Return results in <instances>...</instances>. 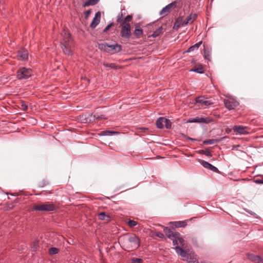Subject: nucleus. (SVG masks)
I'll return each instance as SVG.
<instances>
[{"instance_id": "f257e3e1", "label": "nucleus", "mask_w": 263, "mask_h": 263, "mask_svg": "<svg viewBox=\"0 0 263 263\" xmlns=\"http://www.w3.org/2000/svg\"><path fill=\"white\" fill-rule=\"evenodd\" d=\"M63 39L61 42V47L64 53L67 55H71L72 51L71 46L73 45V41L71 35L68 30L64 29L61 33Z\"/></svg>"}, {"instance_id": "f03ea898", "label": "nucleus", "mask_w": 263, "mask_h": 263, "mask_svg": "<svg viewBox=\"0 0 263 263\" xmlns=\"http://www.w3.org/2000/svg\"><path fill=\"white\" fill-rule=\"evenodd\" d=\"M123 245L128 251L137 249L140 246V240L138 237L134 234L125 235L123 237Z\"/></svg>"}, {"instance_id": "7ed1b4c3", "label": "nucleus", "mask_w": 263, "mask_h": 263, "mask_svg": "<svg viewBox=\"0 0 263 263\" xmlns=\"http://www.w3.org/2000/svg\"><path fill=\"white\" fill-rule=\"evenodd\" d=\"M176 253L180 255L182 257L186 258L185 260L188 263H198V260L196 257V255L194 253H187L183 249L179 246L174 248Z\"/></svg>"}, {"instance_id": "20e7f679", "label": "nucleus", "mask_w": 263, "mask_h": 263, "mask_svg": "<svg viewBox=\"0 0 263 263\" xmlns=\"http://www.w3.org/2000/svg\"><path fill=\"white\" fill-rule=\"evenodd\" d=\"M58 208V206L53 203L47 202L34 204L33 210L40 212H52L56 211Z\"/></svg>"}, {"instance_id": "39448f33", "label": "nucleus", "mask_w": 263, "mask_h": 263, "mask_svg": "<svg viewBox=\"0 0 263 263\" xmlns=\"http://www.w3.org/2000/svg\"><path fill=\"white\" fill-rule=\"evenodd\" d=\"M99 48L111 54L119 52L122 50L121 46L117 43L111 45H109L106 43L99 44Z\"/></svg>"}, {"instance_id": "423d86ee", "label": "nucleus", "mask_w": 263, "mask_h": 263, "mask_svg": "<svg viewBox=\"0 0 263 263\" xmlns=\"http://www.w3.org/2000/svg\"><path fill=\"white\" fill-rule=\"evenodd\" d=\"M195 101L196 103L198 104L200 108H205L214 104L212 100L205 98L204 96L196 97Z\"/></svg>"}, {"instance_id": "0eeeda50", "label": "nucleus", "mask_w": 263, "mask_h": 263, "mask_svg": "<svg viewBox=\"0 0 263 263\" xmlns=\"http://www.w3.org/2000/svg\"><path fill=\"white\" fill-rule=\"evenodd\" d=\"M32 75V70L26 67L20 68L16 73V77L19 80L27 79Z\"/></svg>"}, {"instance_id": "6e6552de", "label": "nucleus", "mask_w": 263, "mask_h": 263, "mask_svg": "<svg viewBox=\"0 0 263 263\" xmlns=\"http://www.w3.org/2000/svg\"><path fill=\"white\" fill-rule=\"evenodd\" d=\"M121 29L120 30V35L122 38L129 39L132 36L130 24H125V25H120Z\"/></svg>"}, {"instance_id": "1a4fd4ad", "label": "nucleus", "mask_w": 263, "mask_h": 263, "mask_svg": "<svg viewBox=\"0 0 263 263\" xmlns=\"http://www.w3.org/2000/svg\"><path fill=\"white\" fill-rule=\"evenodd\" d=\"M223 102L224 106L230 110L234 109L239 105L238 102L232 98L224 99Z\"/></svg>"}, {"instance_id": "9d476101", "label": "nucleus", "mask_w": 263, "mask_h": 263, "mask_svg": "<svg viewBox=\"0 0 263 263\" xmlns=\"http://www.w3.org/2000/svg\"><path fill=\"white\" fill-rule=\"evenodd\" d=\"M233 130L235 132L241 135H246L250 133V128L248 126L242 125H235L233 127Z\"/></svg>"}, {"instance_id": "9b49d317", "label": "nucleus", "mask_w": 263, "mask_h": 263, "mask_svg": "<svg viewBox=\"0 0 263 263\" xmlns=\"http://www.w3.org/2000/svg\"><path fill=\"white\" fill-rule=\"evenodd\" d=\"M176 5L177 2L176 1L169 4L160 11V14L164 15H167L172 9H174L176 7Z\"/></svg>"}, {"instance_id": "f8f14e48", "label": "nucleus", "mask_w": 263, "mask_h": 263, "mask_svg": "<svg viewBox=\"0 0 263 263\" xmlns=\"http://www.w3.org/2000/svg\"><path fill=\"white\" fill-rule=\"evenodd\" d=\"M143 30L140 27L139 23H136L135 25V30L133 32V35L136 39H139L142 36Z\"/></svg>"}, {"instance_id": "ddd939ff", "label": "nucleus", "mask_w": 263, "mask_h": 263, "mask_svg": "<svg viewBox=\"0 0 263 263\" xmlns=\"http://www.w3.org/2000/svg\"><path fill=\"white\" fill-rule=\"evenodd\" d=\"M247 256L249 259L255 263H262L263 259L260 256L255 255L252 253H248Z\"/></svg>"}, {"instance_id": "4468645a", "label": "nucleus", "mask_w": 263, "mask_h": 263, "mask_svg": "<svg viewBox=\"0 0 263 263\" xmlns=\"http://www.w3.org/2000/svg\"><path fill=\"white\" fill-rule=\"evenodd\" d=\"M163 231L165 234L166 236L170 239L172 238V237H177V236L179 235V232L173 231L168 227H164Z\"/></svg>"}, {"instance_id": "2eb2a0df", "label": "nucleus", "mask_w": 263, "mask_h": 263, "mask_svg": "<svg viewBox=\"0 0 263 263\" xmlns=\"http://www.w3.org/2000/svg\"><path fill=\"white\" fill-rule=\"evenodd\" d=\"M184 21L183 16H179L177 17L175 20L173 29L175 30H178L181 26L186 25V24H184Z\"/></svg>"}, {"instance_id": "dca6fc26", "label": "nucleus", "mask_w": 263, "mask_h": 263, "mask_svg": "<svg viewBox=\"0 0 263 263\" xmlns=\"http://www.w3.org/2000/svg\"><path fill=\"white\" fill-rule=\"evenodd\" d=\"M101 17V13L100 11L97 12L95 14V16L92 20L91 23L90 24V27L93 29L98 25L100 23Z\"/></svg>"}, {"instance_id": "f3484780", "label": "nucleus", "mask_w": 263, "mask_h": 263, "mask_svg": "<svg viewBox=\"0 0 263 263\" xmlns=\"http://www.w3.org/2000/svg\"><path fill=\"white\" fill-rule=\"evenodd\" d=\"M200 163L204 168H208V169L211 170L214 172H218V170L216 167L213 166L210 163H209L204 160H200Z\"/></svg>"}, {"instance_id": "a211bd4d", "label": "nucleus", "mask_w": 263, "mask_h": 263, "mask_svg": "<svg viewBox=\"0 0 263 263\" xmlns=\"http://www.w3.org/2000/svg\"><path fill=\"white\" fill-rule=\"evenodd\" d=\"M171 239L173 241V245L176 246H178V244L183 245L184 242V239L181 237L179 233L178 236L172 237Z\"/></svg>"}, {"instance_id": "6ab92c4d", "label": "nucleus", "mask_w": 263, "mask_h": 263, "mask_svg": "<svg viewBox=\"0 0 263 263\" xmlns=\"http://www.w3.org/2000/svg\"><path fill=\"white\" fill-rule=\"evenodd\" d=\"M18 56L19 60L25 61L28 59V51L25 49H22L18 51Z\"/></svg>"}, {"instance_id": "aec40b11", "label": "nucleus", "mask_w": 263, "mask_h": 263, "mask_svg": "<svg viewBox=\"0 0 263 263\" xmlns=\"http://www.w3.org/2000/svg\"><path fill=\"white\" fill-rule=\"evenodd\" d=\"M197 18V15L195 13H191L184 21V24L192 23Z\"/></svg>"}, {"instance_id": "412c9836", "label": "nucleus", "mask_w": 263, "mask_h": 263, "mask_svg": "<svg viewBox=\"0 0 263 263\" xmlns=\"http://www.w3.org/2000/svg\"><path fill=\"white\" fill-rule=\"evenodd\" d=\"M163 33V29L162 27H160L158 29H157L155 31H154L151 35H148V37H152L153 38H155V37L159 36L160 35H161Z\"/></svg>"}, {"instance_id": "4be33fe9", "label": "nucleus", "mask_w": 263, "mask_h": 263, "mask_svg": "<svg viewBox=\"0 0 263 263\" xmlns=\"http://www.w3.org/2000/svg\"><path fill=\"white\" fill-rule=\"evenodd\" d=\"M211 52V48L204 45V58L208 60H210Z\"/></svg>"}, {"instance_id": "5701e85b", "label": "nucleus", "mask_w": 263, "mask_h": 263, "mask_svg": "<svg viewBox=\"0 0 263 263\" xmlns=\"http://www.w3.org/2000/svg\"><path fill=\"white\" fill-rule=\"evenodd\" d=\"M165 121H166V118L164 117L159 118L156 122L157 127L158 128H162L164 127Z\"/></svg>"}, {"instance_id": "b1692460", "label": "nucleus", "mask_w": 263, "mask_h": 263, "mask_svg": "<svg viewBox=\"0 0 263 263\" xmlns=\"http://www.w3.org/2000/svg\"><path fill=\"white\" fill-rule=\"evenodd\" d=\"M190 71L196 72L199 73H203L204 72L203 67L201 64L195 66V67L193 69H191Z\"/></svg>"}, {"instance_id": "393cba45", "label": "nucleus", "mask_w": 263, "mask_h": 263, "mask_svg": "<svg viewBox=\"0 0 263 263\" xmlns=\"http://www.w3.org/2000/svg\"><path fill=\"white\" fill-rule=\"evenodd\" d=\"M98 218L101 220L109 221L110 220V216L106 214L105 212H101L98 214Z\"/></svg>"}, {"instance_id": "a878e982", "label": "nucleus", "mask_w": 263, "mask_h": 263, "mask_svg": "<svg viewBox=\"0 0 263 263\" xmlns=\"http://www.w3.org/2000/svg\"><path fill=\"white\" fill-rule=\"evenodd\" d=\"M119 132L113 130H104L100 134V136H111L114 135H118Z\"/></svg>"}, {"instance_id": "bb28decb", "label": "nucleus", "mask_w": 263, "mask_h": 263, "mask_svg": "<svg viewBox=\"0 0 263 263\" xmlns=\"http://www.w3.org/2000/svg\"><path fill=\"white\" fill-rule=\"evenodd\" d=\"M133 16L132 15H127L120 23V25H125V24H130L129 22L132 20Z\"/></svg>"}, {"instance_id": "cd10ccee", "label": "nucleus", "mask_w": 263, "mask_h": 263, "mask_svg": "<svg viewBox=\"0 0 263 263\" xmlns=\"http://www.w3.org/2000/svg\"><path fill=\"white\" fill-rule=\"evenodd\" d=\"M99 0H88L83 5V7H85L89 6H93L96 5Z\"/></svg>"}, {"instance_id": "c85d7f7f", "label": "nucleus", "mask_w": 263, "mask_h": 263, "mask_svg": "<svg viewBox=\"0 0 263 263\" xmlns=\"http://www.w3.org/2000/svg\"><path fill=\"white\" fill-rule=\"evenodd\" d=\"M103 65L105 67H109V68H110L111 69H118L121 68L120 66L117 65L114 63L108 64V63H104L103 64Z\"/></svg>"}, {"instance_id": "c756f323", "label": "nucleus", "mask_w": 263, "mask_h": 263, "mask_svg": "<svg viewBox=\"0 0 263 263\" xmlns=\"http://www.w3.org/2000/svg\"><path fill=\"white\" fill-rule=\"evenodd\" d=\"M174 225L176 228L185 227L187 225V222L185 221H179L175 222Z\"/></svg>"}, {"instance_id": "7c9ffc66", "label": "nucleus", "mask_w": 263, "mask_h": 263, "mask_svg": "<svg viewBox=\"0 0 263 263\" xmlns=\"http://www.w3.org/2000/svg\"><path fill=\"white\" fill-rule=\"evenodd\" d=\"M221 141L220 139H208L204 140L203 143L204 144H213L216 142H219Z\"/></svg>"}, {"instance_id": "2f4dec72", "label": "nucleus", "mask_w": 263, "mask_h": 263, "mask_svg": "<svg viewBox=\"0 0 263 263\" xmlns=\"http://www.w3.org/2000/svg\"><path fill=\"white\" fill-rule=\"evenodd\" d=\"M59 252V249L55 247H51L49 249L48 253L50 255H53Z\"/></svg>"}, {"instance_id": "473e14b6", "label": "nucleus", "mask_w": 263, "mask_h": 263, "mask_svg": "<svg viewBox=\"0 0 263 263\" xmlns=\"http://www.w3.org/2000/svg\"><path fill=\"white\" fill-rule=\"evenodd\" d=\"M39 241L38 240H35L31 245V248L33 251H36L39 248Z\"/></svg>"}, {"instance_id": "72a5a7b5", "label": "nucleus", "mask_w": 263, "mask_h": 263, "mask_svg": "<svg viewBox=\"0 0 263 263\" xmlns=\"http://www.w3.org/2000/svg\"><path fill=\"white\" fill-rule=\"evenodd\" d=\"M204 120V119L202 118L196 117L195 118L193 119L192 120H189L188 122L199 123L203 122Z\"/></svg>"}, {"instance_id": "f704fd0d", "label": "nucleus", "mask_w": 263, "mask_h": 263, "mask_svg": "<svg viewBox=\"0 0 263 263\" xmlns=\"http://www.w3.org/2000/svg\"><path fill=\"white\" fill-rule=\"evenodd\" d=\"M20 108L23 110V111H26L28 109V106L25 103V102L24 101H22L21 103H20V106H19Z\"/></svg>"}, {"instance_id": "c9c22d12", "label": "nucleus", "mask_w": 263, "mask_h": 263, "mask_svg": "<svg viewBox=\"0 0 263 263\" xmlns=\"http://www.w3.org/2000/svg\"><path fill=\"white\" fill-rule=\"evenodd\" d=\"M200 153L201 154L204 155H205L206 156H208V157H212V155L211 152L209 149L201 150L200 152Z\"/></svg>"}, {"instance_id": "e433bc0d", "label": "nucleus", "mask_w": 263, "mask_h": 263, "mask_svg": "<svg viewBox=\"0 0 263 263\" xmlns=\"http://www.w3.org/2000/svg\"><path fill=\"white\" fill-rule=\"evenodd\" d=\"M164 126H165L167 129H170L172 126V124L171 121L166 118V121H165Z\"/></svg>"}, {"instance_id": "4c0bfd02", "label": "nucleus", "mask_w": 263, "mask_h": 263, "mask_svg": "<svg viewBox=\"0 0 263 263\" xmlns=\"http://www.w3.org/2000/svg\"><path fill=\"white\" fill-rule=\"evenodd\" d=\"M127 224L130 227L132 228L136 226L137 224V222L133 220H129L127 222Z\"/></svg>"}, {"instance_id": "58836bf2", "label": "nucleus", "mask_w": 263, "mask_h": 263, "mask_svg": "<svg viewBox=\"0 0 263 263\" xmlns=\"http://www.w3.org/2000/svg\"><path fill=\"white\" fill-rule=\"evenodd\" d=\"M142 259L137 258H133L131 259V263H142Z\"/></svg>"}, {"instance_id": "ea45409f", "label": "nucleus", "mask_w": 263, "mask_h": 263, "mask_svg": "<svg viewBox=\"0 0 263 263\" xmlns=\"http://www.w3.org/2000/svg\"><path fill=\"white\" fill-rule=\"evenodd\" d=\"M154 235L156 236V237H158L159 238H164V235L163 233H162L161 232H155Z\"/></svg>"}, {"instance_id": "a19ab883", "label": "nucleus", "mask_w": 263, "mask_h": 263, "mask_svg": "<svg viewBox=\"0 0 263 263\" xmlns=\"http://www.w3.org/2000/svg\"><path fill=\"white\" fill-rule=\"evenodd\" d=\"M254 182L256 184H263V177L254 179Z\"/></svg>"}, {"instance_id": "79ce46f5", "label": "nucleus", "mask_w": 263, "mask_h": 263, "mask_svg": "<svg viewBox=\"0 0 263 263\" xmlns=\"http://www.w3.org/2000/svg\"><path fill=\"white\" fill-rule=\"evenodd\" d=\"M123 13L122 12H121L120 13L118 14V15L117 16V22L118 23H121L122 21H123L122 20V17H123Z\"/></svg>"}, {"instance_id": "37998d69", "label": "nucleus", "mask_w": 263, "mask_h": 263, "mask_svg": "<svg viewBox=\"0 0 263 263\" xmlns=\"http://www.w3.org/2000/svg\"><path fill=\"white\" fill-rule=\"evenodd\" d=\"M114 25V23H111L110 24H109L105 28V29L103 30V32H107L109 29L112 27V26Z\"/></svg>"}, {"instance_id": "c03bdc74", "label": "nucleus", "mask_w": 263, "mask_h": 263, "mask_svg": "<svg viewBox=\"0 0 263 263\" xmlns=\"http://www.w3.org/2000/svg\"><path fill=\"white\" fill-rule=\"evenodd\" d=\"M91 116H92V115ZM93 118L94 119H106L105 118H103L102 116H99L97 114H95L94 115H93Z\"/></svg>"}, {"instance_id": "a18cd8bd", "label": "nucleus", "mask_w": 263, "mask_h": 263, "mask_svg": "<svg viewBox=\"0 0 263 263\" xmlns=\"http://www.w3.org/2000/svg\"><path fill=\"white\" fill-rule=\"evenodd\" d=\"M195 49H196V48L195 47L194 45L191 46L190 48H188L186 52H189L192 51H194Z\"/></svg>"}, {"instance_id": "49530a36", "label": "nucleus", "mask_w": 263, "mask_h": 263, "mask_svg": "<svg viewBox=\"0 0 263 263\" xmlns=\"http://www.w3.org/2000/svg\"><path fill=\"white\" fill-rule=\"evenodd\" d=\"M202 44V42L200 41L194 45L195 47L196 48V49H198V48L200 47L201 44Z\"/></svg>"}, {"instance_id": "de8ad7c7", "label": "nucleus", "mask_w": 263, "mask_h": 263, "mask_svg": "<svg viewBox=\"0 0 263 263\" xmlns=\"http://www.w3.org/2000/svg\"><path fill=\"white\" fill-rule=\"evenodd\" d=\"M202 44V42L200 41L194 45L195 47L196 48V49H198V48L200 47L201 44Z\"/></svg>"}, {"instance_id": "09e8293b", "label": "nucleus", "mask_w": 263, "mask_h": 263, "mask_svg": "<svg viewBox=\"0 0 263 263\" xmlns=\"http://www.w3.org/2000/svg\"><path fill=\"white\" fill-rule=\"evenodd\" d=\"M90 13H91V11L90 10L86 11V12L85 13L86 17H88L89 15V14H90Z\"/></svg>"}, {"instance_id": "8fccbe9b", "label": "nucleus", "mask_w": 263, "mask_h": 263, "mask_svg": "<svg viewBox=\"0 0 263 263\" xmlns=\"http://www.w3.org/2000/svg\"><path fill=\"white\" fill-rule=\"evenodd\" d=\"M186 138L187 139V140H191V141H195L196 139H194V138H190L189 137H186Z\"/></svg>"}, {"instance_id": "3c124183", "label": "nucleus", "mask_w": 263, "mask_h": 263, "mask_svg": "<svg viewBox=\"0 0 263 263\" xmlns=\"http://www.w3.org/2000/svg\"><path fill=\"white\" fill-rule=\"evenodd\" d=\"M142 129L143 132H145L146 130H148V129L146 128H142Z\"/></svg>"}]
</instances>
